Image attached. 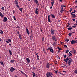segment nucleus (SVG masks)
Listing matches in <instances>:
<instances>
[{
  "instance_id": "a19ab883",
  "label": "nucleus",
  "mask_w": 77,
  "mask_h": 77,
  "mask_svg": "<svg viewBox=\"0 0 77 77\" xmlns=\"http://www.w3.org/2000/svg\"><path fill=\"white\" fill-rule=\"evenodd\" d=\"M72 33H69V36H71Z\"/></svg>"
},
{
  "instance_id": "58836bf2",
  "label": "nucleus",
  "mask_w": 77,
  "mask_h": 77,
  "mask_svg": "<svg viewBox=\"0 0 77 77\" xmlns=\"http://www.w3.org/2000/svg\"><path fill=\"white\" fill-rule=\"evenodd\" d=\"M16 6L17 8H19V5H18V4H16Z\"/></svg>"
},
{
  "instance_id": "338daca9",
  "label": "nucleus",
  "mask_w": 77,
  "mask_h": 77,
  "mask_svg": "<svg viewBox=\"0 0 77 77\" xmlns=\"http://www.w3.org/2000/svg\"><path fill=\"white\" fill-rule=\"evenodd\" d=\"M52 8H53V7L51 6V7H50V9H52Z\"/></svg>"
},
{
  "instance_id": "69168bd1",
  "label": "nucleus",
  "mask_w": 77,
  "mask_h": 77,
  "mask_svg": "<svg viewBox=\"0 0 77 77\" xmlns=\"http://www.w3.org/2000/svg\"><path fill=\"white\" fill-rule=\"evenodd\" d=\"M67 24H68V25L69 26V23H67Z\"/></svg>"
},
{
  "instance_id": "4c0bfd02",
  "label": "nucleus",
  "mask_w": 77,
  "mask_h": 77,
  "mask_svg": "<svg viewBox=\"0 0 77 77\" xmlns=\"http://www.w3.org/2000/svg\"><path fill=\"white\" fill-rule=\"evenodd\" d=\"M61 7L62 8H63V7H64V8H65V7H66V6L61 5Z\"/></svg>"
},
{
  "instance_id": "4d7b16f0",
  "label": "nucleus",
  "mask_w": 77,
  "mask_h": 77,
  "mask_svg": "<svg viewBox=\"0 0 77 77\" xmlns=\"http://www.w3.org/2000/svg\"><path fill=\"white\" fill-rule=\"evenodd\" d=\"M59 1H60V2H62L63 1V0H59Z\"/></svg>"
},
{
  "instance_id": "c9c22d12",
  "label": "nucleus",
  "mask_w": 77,
  "mask_h": 77,
  "mask_svg": "<svg viewBox=\"0 0 77 77\" xmlns=\"http://www.w3.org/2000/svg\"><path fill=\"white\" fill-rule=\"evenodd\" d=\"M13 18L14 20H15V21H16V18H15V16H14Z\"/></svg>"
},
{
  "instance_id": "9b49d317",
  "label": "nucleus",
  "mask_w": 77,
  "mask_h": 77,
  "mask_svg": "<svg viewBox=\"0 0 77 77\" xmlns=\"http://www.w3.org/2000/svg\"><path fill=\"white\" fill-rule=\"evenodd\" d=\"M0 17H1V18H3L4 17V14L0 11Z\"/></svg>"
},
{
  "instance_id": "09e8293b",
  "label": "nucleus",
  "mask_w": 77,
  "mask_h": 77,
  "mask_svg": "<svg viewBox=\"0 0 77 77\" xmlns=\"http://www.w3.org/2000/svg\"><path fill=\"white\" fill-rule=\"evenodd\" d=\"M63 56L64 58H66V55H64Z\"/></svg>"
},
{
  "instance_id": "6e6d98bb",
  "label": "nucleus",
  "mask_w": 77,
  "mask_h": 77,
  "mask_svg": "<svg viewBox=\"0 0 77 77\" xmlns=\"http://www.w3.org/2000/svg\"><path fill=\"white\" fill-rule=\"evenodd\" d=\"M72 11V9L71 8H70L69 10L70 12H71Z\"/></svg>"
},
{
  "instance_id": "a878e982",
  "label": "nucleus",
  "mask_w": 77,
  "mask_h": 77,
  "mask_svg": "<svg viewBox=\"0 0 77 77\" xmlns=\"http://www.w3.org/2000/svg\"><path fill=\"white\" fill-rule=\"evenodd\" d=\"M71 63L69 61L67 63V65H68V66H69L70 65H71Z\"/></svg>"
},
{
  "instance_id": "c85d7f7f",
  "label": "nucleus",
  "mask_w": 77,
  "mask_h": 77,
  "mask_svg": "<svg viewBox=\"0 0 77 77\" xmlns=\"http://www.w3.org/2000/svg\"><path fill=\"white\" fill-rule=\"evenodd\" d=\"M73 51L74 53H76V51L75 50H74V49H73Z\"/></svg>"
},
{
  "instance_id": "ea45409f",
  "label": "nucleus",
  "mask_w": 77,
  "mask_h": 77,
  "mask_svg": "<svg viewBox=\"0 0 77 77\" xmlns=\"http://www.w3.org/2000/svg\"><path fill=\"white\" fill-rule=\"evenodd\" d=\"M56 56H57V57L58 59H60V57L59 56V55H57Z\"/></svg>"
},
{
  "instance_id": "c03bdc74",
  "label": "nucleus",
  "mask_w": 77,
  "mask_h": 77,
  "mask_svg": "<svg viewBox=\"0 0 77 77\" xmlns=\"http://www.w3.org/2000/svg\"><path fill=\"white\" fill-rule=\"evenodd\" d=\"M20 72L22 74H24V73L23 71H20Z\"/></svg>"
},
{
  "instance_id": "a211bd4d",
  "label": "nucleus",
  "mask_w": 77,
  "mask_h": 77,
  "mask_svg": "<svg viewBox=\"0 0 77 77\" xmlns=\"http://www.w3.org/2000/svg\"><path fill=\"white\" fill-rule=\"evenodd\" d=\"M50 15H49L48 17V22H50Z\"/></svg>"
},
{
  "instance_id": "13d9d810",
  "label": "nucleus",
  "mask_w": 77,
  "mask_h": 77,
  "mask_svg": "<svg viewBox=\"0 0 77 77\" xmlns=\"http://www.w3.org/2000/svg\"><path fill=\"white\" fill-rule=\"evenodd\" d=\"M63 11H62V10H61L60 11V12H61V13H63Z\"/></svg>"
},
{
  "instance_id": "37998d69",
  "label": "nucleus",
  "mask_w": 77,
  "mask_h": 77,
  "mask_svg": "<svg viewBox=\"0 0 77 77\" xmlns=\"http://www.w3.org/2000/svg\"><path fill=\"white\" fill-rule=\"evenodd\" d=\"M64 47L65 48H67V46L66 45H64Z\"/></svg>"
},
{
  "instance_id": "412c9836",
  "label": "nucleus",
  "mask_w": 77,
  "mask_h": 77,
  "mask_svg": "<svg viewBox=\"0 0 77 77\" xmlns=\"http://www.w3.org/2000/svg\"><path fill=\"white\" fill-rule=\"evenodd\" d=\"M19 38L20 40H21V39H22V37L21 36V34H19Z\"/></svg>"
},
{
  "instance_id": "dca6fc26",
  "label": "nucleus",
  "mask_w": 77,
  "mask_h": 77,
  "mask_svg": "<svg viewBox=\"0 0 77 77\" xmlns=\"http://www.w3.org/2000/svg\"><path fill=\"white\" fill-rule=\"evenodd\" d=\"M26 60L27 62H28V63H30V59H29V58H26Z\"/></svg>"
},
{
  "instance_id": "052dcab7",
  "label": "nucleus",
  "mask_w": 77,
  "mask_h": 77,
  "mask_svg": "<svg viewBox=\"0 0 77 77\" xmlns=\"http://www.w3.org/2000/svg\"><path fill=\"white\" fill-rule=\"evenodd\" d=\"M40 31H41V32H42V29H41Z\"/></svg>"
},
{
  "instance_id": "e433bc0d",
  "label": "nucleus",
  "mask_w": 77,
  "mask_h": 77,
  "mask_svg": "<svg viewBox=\"0 0 77 77\" xmlns=\"http://www.w3.org/2000/svg\"><path fill=\"white\" fill-rule=\"evenodd\" d=\"M68 52H69V50H67L66 51L65 53H68Z\"/></svg>"
},
{
  "instance_id": "79ce46f5",
  "label": "nucleus",
  "mask_w": 77,
  "mask_h": 77,
  "mask_svg": "<svg viewBox=\"0 0 77 77\" xmlns=\"http://www.w3.org/2000/svg\"><path fill=\"white\" fill-rule=\"evenodd\" d=\"M61 11H64V10H63V7H61Z\"/></svg>"
},
{
  "instance_id": "7ed1b4c3",
  "label": "nucleus",
  "mask_w": 77,
  "mask_h": 77,
  "mask_svg": "<svg viewBox=\"0 0 77 77\" xmlns=\"http://www.w3.org/2000/svg\"><path fill=\"white\" fill-rule=\"evenodd\" d=\"M52 38L54 41H56L57 40V38H56V37L54 35L52 36Z\"/></svg>"
},
{
  "instance_id": "ddd939ff",
  "label": "nucleus",
  "mask_w": 77,
  "mask_h": 77,
  "mask_svg": "<svg viewBox=\"0 0 77 77\" xmlns=\"http://www.w3.org/2000/svg\"><path fill=\"white\" fill-rule=\"evenodd\" d=\"M71 15L72 16V17L73 18H75V17H76V16H75V14H74L71 13Z\"/></svg>"
},
{
  "instance_id": "2eb2a0df",
  "label": "nucleus",
  "mask_w": 77,
  "mask_h": 77,
  "mask_svg": "<svg viewBox=\"0 0 77 77\" xmlns=\"http://www.w3.org/2000/svg\"><path fill=\"white\" fill-rule=\"evenodd\" d=\"M18 0H15L14 3L15 5H18Z\"/></svg>"
},
{
  "instance_id": "1a4fd4ad",
  "label": "nucleus",
  "mask_w": 77,
  "mask_h": 77,
  "mask_svg": "<svg viewBox=\"0 0 77 77\" xmlns=\"http://www.w3.org/2000/svg\"><path fill=\"white\" fill-rule=\"evenodd\" d=\"M38 8H36L35 9V13L37 14V15H38V13L39 12L38 11Z\"/></svg>"
},
{
  "instance_id": "de8ad7c7",
  "label": "nucleus",
  "mask_w": 77,
  "mask_h": 77,
  "mask_svg": "<svg viewBox=\"0 0 77 77\" xmlns=\"http://www.w3.org/2000/svg\"><path fill=\"white\" fill-rule=\"evenodd\" d=\"M69 54L70 56H71V55H72V54L70 52H69Z\"/></svg>"
},
{
  "instance_id": "bf43d9fd",
  "label": "nucleus",
  "mask_w": 77,
  "mask_h": 77,
  "mask_svg": "<svg viewBox=\"0 0 77 77\" xmlns=\"http://www.w3.org/2000/svg\"><path fill=\"white\" fill-rule=\"evenodd\" d=\"M35 55H36V54H38V53H37L36 52H35Z\"/></svg>"
},
{
  "instance_id": "f3484780",
  "label": "nucleus",
  "mask_w": 77,
  "mask_h": 77,
  "mask_svg": "<svg viewBox=\"0 0 77 77\" xmlns=\"http://www.w3.org/2000/svg\"><path fill=\"white\" fill-rule=\"evenodd\" d=\"M56 44H57V42H54V43H53V45L54 46H56Z\"/></svg>"
},
{
  "instance_id": "680f3d73",
  "label": "nucleus",
  "mask_w": 77,
  "mask_h": 77,
  "mask_svg": "<svg viewBox=\"0 0 77 77\" xmlns=\"http://www.w3.org/2000/svg\"><path fill=\"white\" fill-rule=\"evenodd\" d=\"M30 39L31 41H32V38L31 37V36H30Z\"/></svg>"
},
{
  "instance_id": "2f4dec72",
  "label": "nucleus",
  "mask_w": 77,
  "mask_h": 77,
  "mask_svg": "<svg viewBox=\"0 0 77 77\" xmlns=\"http://www.w3.org/2000/svg\"><path fill=\"white\" fill-rule=\"evenodd\" d=\"M65 41H67V42H68L69 41V39L68 38H67L66 39Z\"/></svg>"
},
{
  "instance_id": "a18cd8bd",
  "label": "nucleus",
  "mask_w": 77,
  "mask_h": 77,
  "mask_svg": "<svg viewBox=\"0 0 77 77\" xmlns=\"http://www.w3.org/2000/svg\"><path fill=\"white\" fill-rule=\"evenodd\" d=\"M60 74H61V75H64L63 73H62L61 72H60Z\"/></svg>"
},
{
  "instance_id": "aec40b11",
  "label": "nucleus",
  "mask_w": 77,
  "mask_h": 77,
  "mask_svg": "<svg viewBox=\"0 0 77 77\" xmlns=\"http://www.w3.org/2000/svg\"><path fill=\"white\" fill-rule=\"evenodd\" d=\"M52 2H51V5L52 6H53L54 5V1H51Z\"/></svg>"
},
{
  "instance_id": "8fccbe9b",
  "label": "nucleus",
  "mask_w": 77,
  "mask_h": 77,
  "mask_svg": "<svg viewBox=\"0 0 77 77\" xmlns=\"http://www.w3.org/2000/svg\"><path fill=\"white\" fill-rule=\"evenodd\" d=\"M33 77H35V73H34L33 74Z\"/></svg>"
},
{
  "instance_id": "0e129e2a",
  "label": "nucleus",
  "mask_w": 77,
  "mask_h": 77,
  "mask_svg": "<svg viewBox=\"0 0 77 77\" xmlns=\"http://www.w3.org/2000/svg\"><path fill=\"white\" fill-rule=\"evenodd\" d=\"M63 72H66V71H62Z\"/></svg>"
},
{
  "instance_id": "4468645a",
  "label": "nucleus",
  "mask_w": 77,
  "mask_h": 77,
  "mask_svg": "<svg viewBox=\"0 0 77 77\" xmlns=\"http://www.w3.org/2000/svg\"><path fill=\"white\" fill-rule=\"evenodd\" d=\"M69 59H70L69 58H68L67 57L66 59H64L63 60V61H66L69 60Z\"/></svg>"
},
{
  "instance_id": "7c9ffc66",
  "label": "nucleus",
  "mask_w": 77,
  "mask_h": 77,
  "mask_svg": "<svg viewBox=\"0 0 77 77\" xmlns=\"http://www.w3.org/2000/svg\"><path fill=\"white\" fill-rule=\"evenodd\" d=\"M57 48L58 49V50H61V48H60V47H58Z\"/></svg>"
},
{
  "instance_id": "3c124183",
  "label": "nucleus",
  "mask_w": 77,
  "mask_h": 77,
  "mask_svg": "<svg viewBox=\"0 0 77 77\" xmlns=\"http://www.w3.org/2000/svg\"><path fill=\"white\" fill-rule=\"evenodd\" d=\"M15 11L14 10H13V14H15Z\"/></svg>"
},
{
  "instance_id": "49530a36",
  "label": "nucleus",
  "mask_w": 77,
  "mask_h": 77,
  "mask_svg": "<svg viewBox=\"0 0 77 77\" xmlns=\"http://www.w3.org/2000/svg\"><path fill=\"white\" fill-rule=\"evenodd\" d=\"M35 55H36V56H37V58H38V57H39V56L38 55V54H35Z\"/></svg>"
},
{
  "instance_id": "72a5a7b5",
  "label": "nucleus",
  "mask_w": 77,
  "mask_h": 77,
  "mask_svg": "<svg viewBox=\"0 0 77 77\" xmlns=\"http://www.w3.org/2000/svg\"><path fill=\"white\" fill-rule=\"evenodd\" d=\"M74 73H76V74H77V70H75V71L74 72Z\"/></svg>"
},
{
  "instance_id": "4be33fe9",
  "label": "nucleus",
  "mask_w": 77,
  "mask_h": 77,
  "mask_svg": "<svg viewBox=\"0 0 77 77\" xmlns=\"http://www.w3.org/2000/svg\"><path fill=\"white\" fill-rule=\"evenodd\" d=\"M9 53L10 55H12V53L11 51V50H9Z\"/></svg>"
},
{
  "instance_id": "393cba45",
  "label": "nucleus",
  "mask_w": 77,
  "mask_h": 77,
  "mask_svg": "<svg viewBox=\"0 0 77 77\" xmlns=\"http://www.w3.org/2000/svg\"><path fill=\"white\" fill-rule=\"evenodd\" d=\"M19 10L21 11V12H23V8H19Z\"/></svg>"
},
{
  "instance_id": "bb28decb",
  "label": "nucleus",
  "mask_w": 77,
  "mask_h": 77,
  "mask_svg": "<svg viewBox=\"0 0 77 77\" xmlns=\"http://www.w3.org/2000/svg\"><path fill=\"white\" fill-rule=\"evenodd\" d=\"M67 29H68V30H72V27H69V28H67Z\"/></svg>"
},
{
  "instance_id": "0eeeda50",
  "label": "nucleus",
  "mask_w": 77,
  "mask_h": 77,
  "mask_svg": "<svg viewBox=\"0 0 77 77\" xmlns=\"http://www.w3.org/2000/svg\"><path fill=\"white\" fill-rule=\"evenodd\" d=\"M75 43H77V41L75 40H72L71 42L72 44H75Z\"/></svg>"
},
{
  "instance_id": "774afa93",
  "label": "nucleus",
  "mask_w": 77,
  "mask_h": 77,
  "mask_svg": "<svg viewBox=\"0 0 77 77\" xmlns=\"http://www.w3.org/2000/svg\"><path fill=\"white\" fill-rule=\"evenodd\" d=\"M75 3H77V1H75Z\"/></svg>"
},
{
  "instance_id": "6e6552de",
  "label": "nucleus",
  "mask_w": 77,
  "mask_h": 77,
  "mask_svg": "<svg viewBox=\"0 0 77 77\" xmlns=\"http://www.w3.org/2000/svg\"><path fill=\"white\" fill-rule=\"evenodd\" d=\"M15 69L14 67H11V68L10 69V71L11 72H13V71H15Z\"/></svg>"
},
{
  "instance_id": "20e7f679",
  "label": "nucleus",
  "mask_w": 77,
  "mask_h": 77,
  "mask_svg": "<svg viewBox=\"0 0 77 77\" xmlns=\"http://www.w3.org/2000/svg\"><path fill=\"white\" fill-rule=\"evenodd\" d=\"M8 21V18L6 17H4V19L3 20V21L4 23H6Z\"/></svg>"
},
{
  "instance_id": "f704fd0d",
  "label": "nucleus",
  "mask_w": 77,
  "mask_h": 77,
  "mask_svg": "<svg viewBox=\"0 0 77 77\" xmlns=\"http://www.w3.org/2000/svg\"><path fill=\"white\" fill-rule=\"evenodd\" d=\"M70 63H71L72 62V59H70V60H69V61Z\"/></svg>"
},
{
  "instance_id": "c756f323",
  "label": "nucleus",
  "mask_w": 77,
  "mask_h": 77,
  "mask_svg": "<svg viewBox=\"0 0 77 77\" xmlns=\"http://www.w3.org/2000/svg\"><path fill=\"white\" fill-rule=\"evenodd\" d=\"M15 62V60H11V63H14V62Z\"/></svg>"
},
{
  "instance_id": "423d86ee",
  "label": "nucleus",
  "mask_w": 77,
  "mask_h": 77,
  "mask_svg": "<svg viewBox=\"0 0 77 77\" xmlns=\"http://www.w3.org/2000/svg\"><path fill=\"white\" fill-rule=\"evenodd\" d=\"M34 3H35L38 6V7L39 6V3H38V0H34Z\"/></svg>"
},
{
  "instance_id": "603ef678",
  "label": "nucleus",
  "mask_w": 77,
  "mask_h": 77,
  "mask_svg": "<svg viewBox=\"0 0 77 77\" xmlns=\"http://www.w3.org/2000/svg\"><path fill=\"white\" fill-rule=\"evenodd\" d=\"M60 52V51H59V50H58V51H57V54H59V53Z\"/></svg>"
},
{
  "instance_id": "6ab92c4d",
  "label": "nucleus",
  "mask_w": 77,
  "mask_h": 77,
  "mask_svg": "<svg viewBox=\"0 0 77 77\" xmlns=\"http://www.w3.org/2000/svg\"><path fill=\"white\" fill-rule=\"evenodd\" d=\"M51 17H52L53 18H55V16H54V14H51Z\"/></svg>"
},
{
  "instance_id": "9d476101",
  "label": "nucleus",
  "mask_w": 77,
  "mask_h": 77,
  "mask_svg": "<svg viewBox=\"0 0 77 77\" xmlns=\"http://www.w3.org/2000/svg\"><path fill=\"white\" fill-rule=\"evenodd\" d=\"M5 41H6V42L7 43H8V44H9V42H12V41H11V39H8V41H7V40H6Z\"/></svg>"
},
{
  "instance_id": "864d4df0",
  "label": "nucleus",
  "mask_w": 77,
  "mask_h": 77,
  "mask_svg": "<svg viewBox=\"0 0 77 77\" xmlns=\"http://www.w3.org/2000/svg\"><path fill=\"white\" fill-rule=\"evenodd\" d=\"M17 35H19V34H20V33L19 32V31H18L17 32Z\"/></svg>"
},
{
  "instance_id": "b1692460",
  "label": "nucleus",
  "mask_w": 77,
  "mask_h": 77,
  "mask_svg": "<svg viewBox=\"0 0 77 77\" xmlns=\"http://www.w3.org/2000/svg\"><path fill=\"white\" fill-rule=\"evenodd\" d=\"M42 42L43 43L44 42V37H42Z\"/></svg>"
},
{
  "instance_id": "f8f14e48",
  "label": "nucleus",
  "mask_w": 77,
  "mask_h": 77,
  "mask_svg": "<svg viewBox=\"0 0 77 77\" xmlns=\"http://www.w3.org/2000/svg\"><path fill=\"white\" fill-rule=\"evenodd\" d=\"M26 32L28 35H30V32H29V31L28 30V29L27 28H26Z\"/></svg>"
},
{
  "instance_id": "f03ea898",
  "label": "nucleus",
  "mask_w": 77,
  "mask_h": 77,
  "mask_svg": "<svg viewBox=\"0 0 77 77\" xmlns=\"http://www.w3.org/2000/svg\"><path fill=\"white\" fill-rule=\"evenodd\" d=\"M46 68H50V63H49L47 62L46 64Z\"/></svg>"
},
{
  "instance_id": "5701e85b",
  "label": "nucleus",
  "mask_w": 77,
  "mask_h": 77,
  "mask_svg": "<svg viewBox=\"0 0 77 77\" xmlns=\"http://www.w3.org/2000/svg\"><path fill=\"white\" fill-rule=\"evenodd\" d=\"M0 63L3 65V66H4V64H3V63L2 61H0Z\"/></svg>"
},
{
  "instance_id": "39448f33",
  "label": "nucleus",
  "mask_w": 77,
  "mask_h": 77,
  "mask_svg": "<svg viewBox=\"0 0 77 77\" xmlns=\"http://www.w3.org/2000/svg\"><path fill=\"white\" fill-rule=\"evenodd\" d=\"M51 34L52 35H54V30L52 28L51 29Z\"/></svg>"
},
{
  "instance_id": "5fc2aeb1",
  "label": "nucleus",
  "mask_w": 77,
  "mask_h": 77,
  "mask_svg": "<svg viewBox=\"0 0 77 77\" xmlns=\"http://www.w3.org/2000/svg\"><path fill=\"white\" fill-rule=\"evenodd\" d=\"M72 27H73V28H75V27H76V26H72Z\"/></svg>"
},
{
  "instance_id": "473e14b6",
  "label": "nucleus",
  "mask_w": 77,
  "mask_h": 77,
  "mask_svg": "<svg viewBox=\"0 0 77 77\" xmlns=\"http://www.w3.org/2000/svg\"><path fill=\"white\" fill-rule=\"evenodd\" d=\"M1 9H2V11H5V7H3L1 8Z\"/></svg>"
},
{
  "instance_id": "cd10ccee",
  "label": "nucleus",
  "mask_w": 77,
  "mask_h": 77,
  "mask_svg": "<svg viewBox=\"0 0 77 77\" xmlns=\"http://www.w3.org/2000/svg\"><path fill=\"white\" fill-rule=\"evenodd\" d=\"M0 33L1 34H3V30H2L1 29L0 31Z\"/></svg>"
},
{
  "instance_id": "e2e57ef3",
  "label": "nucleus",
  "mask_w": 77,
  "mask_h": 77,
  "mask_svg": "<svg viewBox=\"0 0 77 77\" xmlns=\"http://www.w3.org/2000/svg\"><path fill=\"white\" fill-rule=\"evenodd\" d=\"M9 45H10V46H11V45H12V44H9Z\"/></svg>"
},
{
  "instance_id": "f257e3e1",
  "label": "nucleus",
  "mask_w": 77,
  "mask_h": 77,
  "mask_svg": "<svg viewBox=\"0 0 77 77\" xmlns=\"http://www.w3.org/2000/svg\"><path fill=\"white\" fill-rule=\"evenodd\" d=\"M47 50H49L50 52H51L52 53H54V50H53V49L52 48V47L48 48Z\"/></svg>"
}]
</instances>
